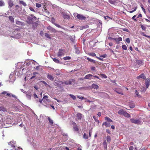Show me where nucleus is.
<instances>
[{
  "instance_id": "45",
  "label": "nucleus",
  "mask_w": 150,
  "mask_h": 150,
  "mask_svg": "<svg viewBox=\"0 0 150 150\" xmlns=\"http://www.w3.org/2000/svg\"><path fill=\"white\" fill-rule=\"evenodd\" d=\"M135 94L136 95V96L137 97L140 96V95H139V92L137 90H136L135 91Z\"/></svg>"
},
{
  "instance_id": "18",
  "label": "nucleus",
  "mask_w": 150,
  "mask_h": 150,
  "mask_svg": "<svg viewBox=\"0 0 150 150\" xmlns=\"http://www.w3.org/2000/svg\"><path fill=\"white\" fill-rule=\"evenodd\" d=\"M47 77L51 81H53L54 79V77L51 75L48 74Z\"/></svg>"
},
{
  "instance_id": "13",
  "label": "nucleus",
  "mask_w": 150,
  "mask_h": 150,
  "mask_svg": "<svg viewBox=\"0 0 150 150\" xmlns=\"http://www.w3.org/2000/svg\"><path fill=\"white\" fill-rule=\"evenodd\" d=\"M8 7L10 8L13 6L14 4H13L12 1L11 0H10L8 2Z\"/></svg>"
},
{
  "instance_id": "54",
  "label": "nucleus",
  "mask_w": 150,
  "mask_h": 150,
  "mask_svg": "<svg viewBox=\"0 0 150 150\" xmlns=\"http://www.w3.org/2000/svg\"><path fill=\"white\" fill-rule=\"evenodd\" d=\"M59 84H61V85H63V84H64V82H63L61 81H59Z\"/></svg>"
},
{
  "instance_id": "36",
  "label": "nucleus",
  "mask_w": 150,
  "mask_h": 150,
  "mask_svg": "<svg viewBox=\"0 0 150 150\" xmlns=\"http://www.w3.org/2000/svg\"><path fill=\"white\" fill-rule=\"evenodd\" d=\"M4 5V3L3 1L2 0L0 1V6H2Z\"/></svg>"
},
{
  "instance_id": "5",
  "label": "nucleus",
  "mask_w": 150,
  "mask_h": 150,
  "mask_svg": "<svg viewBox=\"0 0 150 150\" xmlns=\"http://www.w3.org/2000/svg\"><path fill=\"white\" fill-rule=\"evenodd\" d=\"M77 18L79 20H85L86 19V17L83 16V15L77 14L76 16Z\"/></svg>"
},
{
  "instance_id": "34",
  "label": "nucleus",
  "mask_w": 150,
  "mask_h": 150,
  "mask_svg": "<svg viewBox=\"0 0 150 150\" xmlns=\"http://www.w3.org/2000/svg\"><path fill=\"white\" fill-rule=\"evenodd\" d=\"M63 59L64 60H69L71 59V57L69 56H67L64 57Z\"/></svg>"
},
{
  "instance_id": "59",
  "label": "nucleus",
  "mask_w": 150,
  "mask_h": 150,
  "mask_svg": "<svg viewBox=\"0 0 150 150\" xmlns=\"http://www.w3.org/2000/svg\"><path fill=\"white\" fill-rule=\"evenodd\" d=\"M42 83L44 84L45 86L47 85V83L44 81H42Z\"/></svg>"
},
{
  "instance_id": "41",
  "label": "nucleus",
  "mask_w": 150,
  "mask_h": 150,
  "mask_svg": "<svg viewBox=\"0 0 150 150\" xmlns=\"http://www.w3.org/2000/svg\"><path fill=\"white\" fill-rule=\"evenodd\" d=\"M122 47L123 49L124 50H126L127 49V47L125 45H123L122 46Z\"/></svg>"
},
{
  "instance_id": "46",
  "label": "nucleus",
  "mask_w": 150,
  "mask_h": 150,
  "mask_svg": "<svg viewBox=\"0 0 150 150\" xmlns=\"http://www.w3.org/2000/svg\"><path fill=\"white\" fill-rule=\"evenodd\" d=\"M122 30L124 31H126V32H127L129 33V30L127 28H123V29H122Z\"/></svg>"
},
{
  "instance_id": "20",
  "label": "nucleus",
  "mask_w": 150,
  "mask_h": 150,
  "mask_svg": "<svg viewBox=\"0 0 150 150\" xmlns=\"http://www.w3.org/2000/svg\"><path fill=\"white\" fill-rule=\"evenodd\" d=\"M93 76V75L92 74H89L86 75L84 77V79H89L91 78V77Z\"/></svg>"
},
{
  "instance_id": "6",
  "label": "nucleus",
  "mask_w": 150,
  "mask_h": 150,
  "mask_svg": "<svg viewBox=\"0 0 150 150\" xmlns=\"http://www.w3.org/2000/svg\"><path fill=\"white\" fill-rule=\"evenodd\" d=\"M145 79V85H146V88H148L149 85L150 83V79L149 78H147L146 79Z\"/></svg>"
},
{
  "instance_id": "38",
  "label": "nucleus",
  "mask_w": 150,
  "mask_h": 150,
  "mask_svg": "<svg viewBox=\"0 0 150 150\" xmlns=\"http://www.w3.org/2000/svg\"><path fill=\"white\" fill-rule=\"evenodd\" d=\"M69 96L73 99L75 100L76 98V97L72 94H69Z\"/></svg>"
},
{
  "instance_id": "17",
  "label": "nucleus",
  "mask_w": 150,
  "mask_h": 150,
  "mask_svg": "<svg viewBox=\"0 0 150 150\" xmlns=\"http://www.w3.org/2000/svg\"><path fill=\"white\" fill-rule=\"evenodd\" d=\"M19 3L21 4L22 5L24 6H27V4L26 3L22 0H19Z\"/></svg>"
},
{
  "instance_id": "2",
  "label": "nucleus",
  "mask_w": 150,
  "mask_h": 150,
  "mask_svg": "<svg viewBox=\"0 0 150 150\" xmlns=\"http://www.w3.org/2000/svg\"><path fill=\"white\" fill-rule=\"evenodd\" d=\"M1 94H4V97H6V96L11 97V96L13 97H15L16 96L14 95H11V94L7 93L6 91H4L1 93Z\"/></svg>"
},
{
  "instance_id": "22",
  "label": "nucleus",
  "mask_w": 150,
  "mask_h": 150,
  "mask_svg": "<svg viewBox=\"0 0 150 150\" xmlns=\"http://www.w3.org/2000/svg\"><path fill=\"white\" fill-rule=\"evenodd\" d=\"M105 125L106 127H110V124L109 123H108L107 122H105L102 124V126Z\"/></svg>"
},
{
  "instance_id": "16",
  "label": "nucleus",
  "mask_w": 150,
  "mask_h": 150,
  "mask_svg": "<svg viewBox=\"0 0 150 150\" xmlns=\"http://www.w3.org/2000/svg\"><path fill=\"white\" fill-rule=\"evenodd\" d=\"M91 88L94 89H97L98 88L99 86L93 83L91 86Z\"/></svg>"
},
{
  "instance_id": "24",
  "label": "nucleus",
  "mask_w": 150,
  "mask_h": 150,
  "mask_svg": "<svg viewBox=\"0 0 150 150\" xmlns=\"http://www.w3.org/2000/svg\"><path fill=\"white\" fill-rule=\"evenodd\" d=\"M87 59L88 61H89L90 62H92L93 63H96V61L93 59H90L88 57L87 58Z\"/></svg>"
},
{
  "instance_id": "12",
  "label": "nucleus",
  "mask_w": 150,
  "mask_h": 150,
  "mask_svg": "<svg viewBox=\"0 0 150 150\" xmlns=\"http://www.w3.org/2000/svg\"><path fill=\"white\" fill-rule=\"evenodd\" d=\"M137 79H139L140 78H142L144 79H145L146 78L145 76L144 75V74H142L139 76H137Z\"/></svg>"
},
{
  "instance_id": "35",
  "label": "nucleus",
  "mask_w": 150,
  "mask_h": 150,
  "mask_svg": "<svg viewBox=\"0 0 150 150\" xmlns=\"http://www.w3.org/2000/svg\"><path fill=\"white\" fill-rule=\"evenodd\" d=\"M100 75L101 76H102V77L103 78H105V79H106L107 78V76L104 74H100Z\"/></svg>"
},
{
  "instance_id": "52",
  "label": "nucleus",
  "mask_w": 150,
  "mask_h": 150,
  "mask_svg": "<svg viewBox=\"0 0 150 150\" xmlns=\"http://www.w3.org/2000/svg\"><path fill=\"white\" fill-rule=\"evenodd\" d=\"M29 9L30 11H33V12H35V10L32 7H29Z\"/></svg>"
},
{
  "instance_id": "28",
  "label": "nucleus",
  "mask_w": 150,
  "mask_h": 150,
  "mask_svg": "<svg viewBox=\"0 0 150 150\" xmlns=\"http://www.w3.org/2000/svg\"><path fill=\"white\" fill-rule=\"evenodd\" d=\"M48 119L50 124L51 125H52L53 124V120L51 119L50 117H48Z\"/></svg>"
},
{
  "instance_id": "50",
  "label": "nucleus",
  "mask_w": 150,
  "mask_h": 150,
  "mask_svg": "<svg viewBox=\"0 0 150 150\" xmlns=\"http://www.w3.org/2000/svg\"><path fill=\"white\" fill-rule=\"evenodd\" d=\"M54 24L55 26H56L58 28H61V26L60 25H59L57 23H54Z\"/></svg>"
},
{
  "instance_id": "39",
  "label": "nucleus",
  "mask_w": 150,
  "mask_h": 150,
  "mask_svg": "<svg viewBox=\"0 0 150 150\" xmlns=\"http://www.w3.org/2000/svg\"><path fill=\"white\" fill-rule=\"evenodd\" d=\"M88 55H89L90 56H92V57H95L96 55V54L94 53H89L88 54Z\"/></svg>"
},
{
  "instance_id": "31",
  "label": "nucleus",
  "mask_w": 150,
  "mask_h": 150,
  "mask_svg": "<svg viewBox=\"0 0 150 150\" xmlns=\"http://www.w3.org/2000/svg\"><path fill=\"white\" fill-rule=\"evenodd\" d=\"M137 64L139 65H142L143 63V62L141 60H137Z\"/></svg>"
},
{
  "instance_id": "57",
  "label": "nucleus",
  "mask_w": 150,
  "mask_h": 150,
  "mask_svg": "<svg viewBox=\"0 0 150 150\" xmlns=\"http://www.w3.org/2000/svg\"><path fill=\"white\" fill-rule=\"evenodd\" d=\"M91 70L92 71H94L95 70V67H92L91 68Z\"/></svg>"
},
{
  "instance_id": "7",
  "label": "nucleus",
  "mask_w": 150,
  "mask_h": 150,
  "mask_svg": "<svg viewBox=\"0 0 150 150\" xmlns=\"http://www.w3.org/2000/svg\"><path fill=\"white\" fill-rule=\"evenodd\" d=\"M115 91L119 94L123 95V93H122V89L120 88H116L115 89Z\"/></svg>"
},
{
  "instance_id": "26",
  "label": "nucleus",
  "mask_w": 150,
  "mask_h": 150,
  "mask_svg": "<svg viewBox=\"0 0 150 150\" xmlns=\"http://www.w3.org/2000/svg\"><path fill=\"white\" fill-rule=\"evenodd\" d=\"M105 120L108 122H112V121L109 117H105Z\"/></svg>"
},
{
  "instance_id": "14",
  "label": "nucleus",
  "mask_w": 150,
  "mask_h": 150,
  "mask_svg": "<svg viewBox=\"0 0 150 150\" xmlns=\"http://www.w3.org/2000/svg\"><path fill=\"white\" fill-rule=\"evenodd\" d=\"M122 38L121 37H119L118 38H116L115 41L116 43L118 44L119 42L122 41Z\"/></svg>"
},
{
  "instance_id": "43",
  "label": "nucleus",
  "mask_w": 150,
  "mask_h": 150,
  "mask_svg": "<svg viewBox=\"0 0 150 150\" xmlns=\"http://www.w3.org/2000/svg\"><path fill=\"white\" fill-rule=\"evenodd\" d=\"M45 35L47 38H49V39L51 38L50 37V35L48 34L47 33H45Z\"/></svg>"
},
{
  "instance_id": "33",
  "label": "nucleus",
  "mask_w": 150,
  "mask_h": 150,
  "mask_svg": "<svg viewBox=\"0 0 150 150\" xmlns=\"http://www.w3.org/2000/svg\"><path fill=\"white\" fill-rule=\"evenodd\" d=\"M129 106L130 108H134L135 107V105L134 103H129Z\"/></svg>"
},
{
  "instance_id": "11",
  "label": "nucleus",
  "mask_w": 150,
  "mask_h": 150,
  "mask_svg": "<svg viewBox=\"0 0 150 150\" xmlns=\"http://www.w3.org/2000/svg\"><path fill=\"white\" fill-rule=\"evenodd\" d=\"M63 17L65 19H69L70 18V16L65 13H62Z\"/></svg>"
},
{
  "instance_id": "49",
  "label": "nucleus",
  "mask_w": 150,
  "mask_h": 150,
  "mask_svg": "<svg viewBox=\"0 0 150 150\" xmlns=\"http://www.w3.org/2000/svg\"><path fill=\"white\" fill-rule=\"evenodd\" d=\"M137 9V7H136L134 9V10H132V11H129V12L130 13H132L134 11H135Z\"/></svg>"
},
{
  "instance_id": "37",
  "label": "nucleus",
  "mask_w": 150,
  "mask_h": 150,
  "mask_svg": "<svg viewBox=\"0 0 150 150\" xmlns=\"http://www.w3.org/2000/svg\"><path fill=\"white\" fill-rule=\"evenodd\" d=\"M53 59L54 61L57 63H59V61L56 58H54Z\"/></svg>"
},
{
  "instance_id": "27",
  "label": "nucleus",
  "mask_w": 150,
  "mask_h": 150,
  "mask_svg": "<svg viewBox=\"0 0 150 150\" xmlns=\"http://www.w3.org/2000/svg\"><path fill=\"white\" fill-rule=\"evenodd\" d=\"M140 33H141V35H142V36H145L147 38H150V36L146 35L143 32H141Z\"/></svg>"
},
{
  "instance_id": "51",
  "label": "nucleus",
  "mask_w": 150,
  "mask_h": 150,
  "mask_svg": "<svg viewBox=\"0 0 150 150\" xmlns=\"http://www.w3.org/2000/svg\"><path fill=\"white\" fill-rule=\"evenodd\" d=\"M100 57L103 58H105L107 57V55L106 54H104L103 55H101Z\"/></svg>"
},
{
  "instance_id": "29",
  "label": "nucleus",
  "mask_w": 150,
  "mask_h": 150,
  "mask_svg": "<svg viewBox=\"0 0 150 150\" xmlns=\"http://www.w3.org/2000/svg\"><path fill=\"white\" fill-rule=\"evenodd\" d=\"M16 24L19 25H22L23 23L18 21H16Z\"/></svg>"
},
{
  "instance_id": "23",
  "label": "nucleus",
  "mask_w": 150,
  "mask_h": 150,
  "mask_svg": "<svg viewBox=\"0 0 150 150\" xmlns=\"http://www.w3.org/2000/svg\"><path fill=\"white\" fill-rule=\"evenodd\" d=\"M10 21L12 23H13L14 22V18L12 16H9L8 17Z\"/></svg>"
},
{
  "instance_id": "3",
  "label": "nucleus",
  "mask_w": 150,
  "mask_h": 150,
  "mask_svg": "<svg viewBox=\"0 0 150 150\" xmlns=\"http://www.w3.org/2000/svg\"><path fill=\"white\" fill-rule=\"evenodd\" d=\"M64 51L62 49H59L57 56L59 57L64 55Z\"/></svg>"
},
{
  "instance_id": "8",
  "label": "nucleus",
  "mask_w": 150,
  "mask_h": 150,
  "mask_svg": "<svg viewBox=\"0 0 150 150\" xmlns=\"http://www.w3.org/2000/svg\"><path fill=\"white\" fill-rule=\"evenodd\" d=\"M72 125L73 127V129L74 131L76 132L79 131V129L76 125V124L75 122H73L72 123Z\"/></svg>"
},
{
  "instance_id": "30",
  "label": "nucleus",
  "mask_w": 150,
  "mask_h": 150,
  "mask_svg": "<svg viewBox=\"0 0 150 150\" xmlns=\"http://www.w3.org/2000/svg\"><path fill=\"white\" fill-rule=\"evenodd\" d=\"M103 144L105 148L106 149L107 148V144L106 140H104L103 141Z\"/></svg>"
},
{
  "instance_id": "47",
  "label": "nucleus",
  "mask_w": 150,
  "mask_h": 150,
  "mask_svg": "<svg viewBox=\"0 0 150 150\" xmlns=\"http://www.w3.org/2000/svg\"><path fill=\"white\" fill-rule=\"evenodd\" d=\"M31 95H28V94H27L26 95V97H27L29 99H31Z\"/></svg>"
},
{
  "instance_id": "25",
  "label": "nucleus",
  "mask_w": 150,
  "mask_h": 150,
  "mask_svg": "<svg viewBox=\"0 0 150 150\" xmlns=\"http://www.w3.org/2000/svg\"><path fill=\"white\" fill-rule=\"evenodd\" d=\"M106 140L107 142L110 143L111 141V137L110 136H107L106 138Z\"/></svg>"
},
{
  "instance_id": "56",
  "label": "nucleus",
  "mask_w": 150,
  "mask_h": 150,
  "mask_svg": "<svg viewBox=\"0 0 150 150\" xmlns=\"http://www.w3.org/2000/svg\"><path fill=\"white\" fill-rule=\"evenodd\" d=\"M136 16V15H135L134 16H133V17H132V19L133 20H134L135 21H137V20L135 18V17Z\"/></svg>"
},
{
  "instance_id": "53",
  "label": "nucleus",
  "mask_w": 150,
  "mask_h": 150,
  "mask_svg": "<svg viewBox=\"0 0 150 150\" xmlns=\"http://www.w3.org/2000/svg\"><path fill=\"white\" fill-rule=\"evenodd\" d=\"M56 83L57 84L56 86H58L59 87H60V88H61V84H59V83Z\"/></svg>"
},
{
  "instance_id": "62",
  "label": "nucleus",
  "mask_w": 150,
  "mask_h": 150,
  "mask_svg": "<svg viewBox=\"0 0 150 150\" xmlns=\"http://www.w3.org/2000/svg\"><path fill=\"white\" fill-rule=\"evenodd\" d=\"M110 18L108 16H104V18L105 19H107V18Z\"/></svg>"
},
{
  "instance_id": "32",
  "label": "nucleus",
  "mask_w": 150,
  "mask_h": 150,
  "mask_svg": "<svg viewBox=\"0 0 150 150\" xmlns=\"http://www.w3.org/2000/svg\"><path fill=\"white\" fill-rule=\"evenodd\" d=\"M83 138L84 139H87L88 138V135L85 133H84L83 135Z\"/></svg>"
},
{
  "instance_id": "55",
  "label": "nucleus",
  "mask_w": 150,
  "mask_h": 150,
  "mask_svg": "<svg viewBox=\"0 0 150 150\" xmlns=\"http://www.w3.org/2000/svg\"><path fill=\"white\" fill-rule=\"evenodd\" d=\"M133 149L134 147L132 146H130L129 148V150H133Z\"/></svg>"
},
{
  "instance_id": "15",
  "label": "nucleus",
  "mask_w": 150,
  "mask_h": 150,
  "mask_svg": "<svg viewBox=\"0 0 150 150\" xmlns=\"http://www.w3.org/2000/svg\"><path fill=\"white\" fill-rule=\"evenodd\" d=\"M7 112V110L6 108L3 106L0 107V111Z\"/></svg>"
},
{
  "instance_id": "19",
  "label": "nucleus",
  "mask_w": 150,
  "mask_h": 150,
  "mask_svg": "<svg viewBox=\"0 0 150 150\" xmlns=\"http://www.w3.org/2000/svg\"><path fill=\"white\" fill-rule=\"evenodd\" d=\"M123 115L125 117L127 118L130 117L131 116L130 115L127 113L126 111H125Z\"/></svg>"
},
{
  "instance_id": "4",
  "label": "nucleus",
  "mask_w": 150,
  "mask_h": 150,
  "mask_svg": "<svg viewBox=\"0 0 150 150\" xmlns=\"http://www.w3.org/2000/svg\"><path fill=\"white\" fill-rule=\"evenodd\" d=\"M130 121L132 123L137 124H140L141 121L138 119L135 120L134 118H132L130 120Z\"/></svg>"
},
{
  "instance_id": "63",
  "label": "nucleus",
  "mask_w": 150,
  "mask_h": 150,
  "mask_svg": "<svg viewBox=\"0 0 150 150\" xmlns=\"http://www.w3.org/2000/svg\"><path fill=\"white\" fill-rule=\"evenodd\" d=\"M97 115L99 117L101 115V112H99L98 113Z\"/></svg>"
},
{
  "instance_id": "61",
  "label": "nucleus",
  "mask_w": 150,
  "mask_h": 150,
  "mask_svg": "<svg viewBox=\"0 0 150 150\" xmlns=\"http://www.w3.org/2000/svg\"><path fill=\"white\" fill-rule=\"evenodd\" d=\"M142 17V15L141 14H139L137 17V18H139V17Z\"/></svg>"
},
{
  "instance_id": "60",
  "label": "nucleus",
  "mask_w": 150,
  "mask_h": 150,
  "mask_svg": "<svg viewBox=\"0 0 150 150\" xmlns=\"http://www.w3.org/2000/svg\"><path fill=\"white\" fill-rule=\"evenodd\" d=\"M42 101H43V100L42 99H39V102H40V103H41V104H42L43 105V104H42Z\"/></svg>"
},
{
  "instance_id": "42",
  "label": "nucleus",
  "mask_w": 150,
  "mask_h": 150,
  "mask_svg": "<svg viewBox=\"0 0 150 150\" xmlns=\"http://www.w3.org/2000/svg\"><path fill=\"white\" fill-rule=\"evenodd\" d=\"M36 6L38 8H40L41 7V5L40 4L36 3Z\"/></svg>"
},
{
  "instance_id": "40",
  "label": "nucleus",
  "mask_w": 150,
  "mask_h": 150,
  "mask_svg": "<svg viewBox=\"0 0 150 150\" xmlns=\"http://www.w3.org/2000/svg\"><path fill=\"white\" fill-rule=\"evenodd\" d=\"M140 26L141 27L142 29L143 30H145L146 29V27L144 25H141Z\"/></svg>"
},
{
  "instance_id": "44",
  "label": "nucleus",
  "mask_w": 150,
  "mask_h": 150,
  "mask_svg": "<svg viewBox=\"0 0 150 150\" xmlns=\"http://www.w3.org/2000/svg\"><path fill=\"white\" fill-rule=\"evenodd\" d=\"M125 41L127 42L128 43H129L130 42V39L129 38H126L125 40Z\"/></svg>"
},
{
  "instance_id": "48",
  "label": "nucleus",
  "mask_w": 150,
  "mask_h": 150,
  "mask_svg": "<svg viewBox=\"0 0 150 150\" xmlns=\"http://www.w3.org/2000/svg\"><path fill=\"white\" fill-rule=\"evenodd\" d=\"M33 96H34V98L35 99H36V98H38V97L37 95V94L36 93H34V94Z\"/></svg>"
},
{
  "instance_id": "10",
  "label": "nucleus",
  "mask_w": 150,
  "mask_h": 150,
  "mask_svg": "<svg viewBox=\"0 0 150 150\" xmlns=\"http://www.w3.org/2000/svg\"><path fill=\"white\" fill-rule=\"evenodd\" d=\"M73 79H70L69 80H67L64 82V84L66 85H69L71 84L73 81Z\"/></svg>"
},
{
  "instance_id": "64",
  "label": "nucleus",
  "mask_w": 150,
  "mask_h": 150,
  "mask_svg": "<svg viewBox=\"0 0 150 150\" xmlns=\"http://www.w3.org/2000/svg\"><path fill=\"white\" fill-rule=\"evenodd\" d=\"M106 132L109 134H110V130L109 129H107L106 130Z\"/></svg>"
},
{
  "instance_id": "1",
  "label": "nucleus",
  "mask_w": 150,
  "mask_h": 150,
  "mask_svg": "<svg viewBox=\"0 0 150 150\" xmlns=\"http://www.w3.org/2000/svg\"><path fill=\"white\" fill-rule=\"evenodd\" d=\"M48 96H44L42 98L43 100V102L45 105H43L45 106L46 107H47V105H50V100L48 98Z\"/></svg>"
},
{
  "instance_id": "58",
  "label": "nucleus",
  "mask_w": 150,
  "mask_h": 150,
  "mask_svg": "<svg viewBox=\"0 0 150 150\" xmlns=\"http://www.w3.org/2000/svg\"><path fill=\"white\" fill-rule=\"evenodd\" d=\"M96 57L99 60H100V61H103V58H100V57Z\"/></svg>"
},
{
  "instance_id": "9",
  "label": "nucleus",
  "mask_w": 150,
  "mask_h": 150,
  "mask_svg": "<svg viewBox=\"0 0 150 150\" xmlns=\"http://www.w3.org/2000/svg\"><path fill=\"white\" fill-rule=\"evenodd\" d=\"M76 117L78 120H81L83 117V115L81 113L79 112L77 114Z\"/></svg>"
},
{
  "instance_id": "21",
  "label": "nucleus",
  "mask_w": 150,
  "mask_h": 150,
  "mask_svg": "<svg viewBox=\"0 0 150 150\" xmlns=\"http://www.w3.org/2000/svg\"><path fill=\"white\" fill-rule=\"evenodd\" d=\"M125 112V111H124L123 110L120 109L118 111V113L120 115H123L124 113Z\"/></svg>"
}]
</instances>
